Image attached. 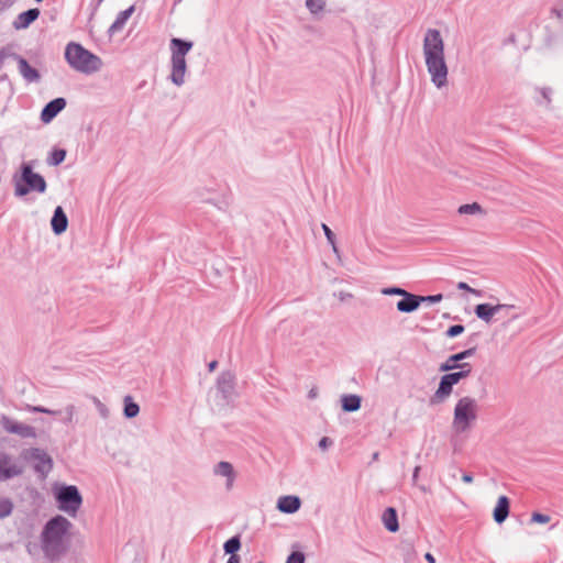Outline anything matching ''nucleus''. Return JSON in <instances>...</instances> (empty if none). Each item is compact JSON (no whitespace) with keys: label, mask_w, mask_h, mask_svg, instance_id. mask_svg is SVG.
<instances>
[{"label":"nucleus","mask_w":563,"mask_h":563,"mask_svg":"<svg viewBox=\"0 0 563 563\" xmlns=\"http://www.w3.org/2000/svg\"><path fill=\"white\" fill-rule=\"evenodd\" d=\"M422 53L431 82L438 89L444 88L448 85L449 68L445 62L444 41L439 30L426 31Z\"/></svg>","instance_id":"1"},{"label":"nucleus","mask_w":563,"mask_h":563,"mask_svg":"<svg viewBox=\"0 0 563 563\" xmlns=\"http://www.w3.org/2000/svg\"><path fill=\"white\" fill-rule=\"evenodd\" d=\"M70 528L71 522L63 516H56L46 522L42 532V550L47 559L58 560L67 552L69 541L66 536Z\"/></svg>","instance_id":"2"},{"label":"nucleus","mask_w":563,"mask_h":563,"mask_svg":"<svg viewBox=\"0 0 563 563\" xmlns=\"http://www.w3.org/2000/svg\"><path fill=\"white\" fill-rule=\"evenodd\" d=\"M194 43L178 37H173L169 43L170 49V74L168 79L176 87H183L186 82L188 71L186 56L192 48Z\"/></svg>","instance_id":"3"},{"label":"nucleus","mask_w":563,"mask_h":563,"mask_svg":"<svg viewBox=\"0 0 563 563\" xmlns=\"http://www.w3.org/2000/svg\"><path fill=\"white\" fill-rule=\"evenodd\" d=\"M479 404L471 397L460 398L453 410L452 430L456 434L467 433L478 419Z\"/></svg>","instance_id":"4"},{"label":"nucleus","mask_w":563,"mask_h":563,"mask_svg":"<svg viewBox=\"0 0 563 563\" xmlns=\"http://www.w3.org/2000/svg\"><path fill=\"white\" fill-rule=\"evenodd\" d=\"M65 58L73 69L87 75L97 73L102 66V62L97 55L74 42L67 44Z\"/></svg>","instance_id":"5"},{"label":"nucleus","mask_w":563,"mask_h":563,"mask_svg":"<svg viewBox=\"0 0 563 563\" xmlns=\"http://www.w3.org/2000/svg\"><path fill=\"white\" fill-rule=\"evenodd\" d=\"M20 169V176L15 175L13 177L14 195L16 197H24L31 191H36L38 194H44L46 191V180L42 175L33 172L30 163L22 164Z\"/></svg>","instance_id":"6"},{"label":"nucleus","mask_w":563,"mask_h":563,"mask_svg":"<svg viewBox=\"0 0 563 563\" xmlns=\"http://www.w3.org/2000/svg\"><path fill=\"white\" fill-rule=\"evenodd\" d=\"M56 500L59 510L75 517L82 504V497L78 488L74 485L60 487L56 493Z\"/></svg>","instance_id":"7"},{"label":"nucleus","mask_w":563,"mask_h":563,"mask_svg":"<svg viewBox=\"0 0 563 563\" xmlns=\"http://www.w3.org/2000/svg\"><path fill=\"white\" fill-rule=\"evenodd\" d=\"M21 457L25 461H35L34 470L43 475H46L53 467L51 456L44 450L38 448L24 450L21 453Z\"/></svg>","instance_id":"8"},{"label":"nucleus","mask_w":563,"mask_h":563,"mask_svg":"<svg viewBox=\"0 0 563 563\" xmlns=\"http://www.w3.org/2000/svg\"><path fill=\"white\" fill-rule=\"evenodd\" d=\"M0 424L8 433L16 434L24 439L36 438V430L34 427L16 421L10 417L2 416L0 419Z\"/></svg>","instance_id":"9"},{"label":"nucleus","mask_w":563,"mask_h":563,"mask_svg":"<svg viewBox=\"0 0 563 563\" xmlns=\"http://www.w3.org/2000/svg\"><path fill=\"white\" fill-rule=\"evenodd\" d=\"M23 471V465L16 459L5 452H0V481L20 476Z\"/></svg>","instance_id":"10"},{"label":"nucleus","mask_w":563,"mask_h":563,"mask_svg":"<svg viewBox=\"0 0 563 563\" xmlns=\"http://www.w3.org/2000/svg\"><path fill=\"white\" fill-rule=\"evenodd\" d=\"M514 305L499 303L496 306H492L488 303H479L475 307V314L478 319L485 321L486 323H490L493 317L503 310L514 309Z\"/></svg>","instance_id":"11"},{"label":"nucleus","mask_w":563,"mask_h":563,"mask_svg":"<svg viewBox=\"0 0 563 563\" xmlns=\"http://www.w3.org/2000/svg\"><path fill=\"white\" fill-rule=\"evenodd\" d=\"M217 390L224 401L232 399L234 394V378L231 373L225 372L218 377Z\"/></svg>","instance_id":"12"},{"label":"nucleus","mask_w":563,"mask_h":563,"mask_svg":"<svg viewBox=\"0 0 563 563\" xmlns=\"http://www.w3.org/2000/svg\"><path fill=\"white\" fill-rule=\"evenodd\" d=\"M213 474L216 476L224 477L227 479L225 488L228 490L232 489L235 477H236V473L231 463L225 462V461L218 462L213 466Z\"/></svg>","instance_id":"13"},{"label":"nucleus","mask_w":563,"mask_h":563,"mask_svg":"<svg viewBox=\"0 0 563 563\" xmlns=\"http://www.w3.org/2000/svg\"><path fill=\"white\" fill-rule=\"evenodd\" d=\"M65 107L66 100L64 98H56L49 101L42 110L41 120L44 123L51 122Z\"/></svg>","instance_id":"14"},{"label":"nucleus","mask_w":563,"mask_h":563,"mask_svg":"<svg viewBox=\"0 0 563 563\" xmlns=\"http://www.w3.org/2000/svg\"><path fill=\"white\" fill-rule=\"evenodd\" d=\"M423 302L422 296L407 292L398 302L397 310L404 313H410L416 311L419 306Z\"/></svg>","instance_id":"15"},{"label":"nucleus","mask_w":563,"mask_h":563,"mask_svg":"<svg viewBox=\"0 0 563 563\" xmlns=\"http://www.w3.org/2000/svg\"><path fill=\"white\" fill-rule=\"evenodd\" d=\"M300 506L301 500L298 496L295 495H286L279 497L276 505L280 512L288 515L297 512L300 509Z\"/></svg>","instance_id":"16"},{"label":"nucleus","mask_w":563,"mask_h":563,"mask_svg":"<svg viewBox=\"0 0 563 563\" xmlns=\"http://www.w3.org/2000/svg\"><path fill=\"white\" fill-rule=\"evenodd\" d=\"M475 353V349L471 347L463 352H460L457 354H453L446 358L444 363L440 365L441 372H449L456 368H460L462 364H460L461 361L471 357Z\"/></svg>","instance_id":"17"},{"label":"nucleus","mask_w":563,"mask_h":563,"mask_svg":"<svg viewBox=\"0 0 563 563\" xmlns=\"http://www.w3.org/2000/svg\"><path fill=\"white\" fill-rule=\"evenodd\" d=\"M453 383L449 380V378L443 375L440 379L439 387L431 397L432 404H441L444 402L453 390Z\"/></svg>","instance_id":"18"},{"label":"nucleus","mask_w":563,"mask_h":563,"mask_svg":"<svg viewBox=\"0 0 563 563\" xmlns=\"http://www.w3.org/2000/svg\"><path fill=\"white\" fill-rule=\"evenodd\" d=\"M14 58L18 62L19 73L27 82H36L40 80V73L33 68L25 58L18 55H15Z\"/></svg>","instance_id":"19"},{"label":"nucleus","mask_w":563,"mask_h":563,"mask_svg":"<svg viewBox=\"0 0 563 563\" xmlns=\"http://www.w3.org/2000/svg\"><path fill=\"white\" fill-rule=\"evenodd\" d=\"M40 15L38 9H29L14 19L12 25L15 30L27 29Z\"/></svg>","instance_id":"20"},{"label":"nucleus","mask_w":563,"mask_h":563,"mask_svg":"<svg viewBox=\"0 0 563 563\" xmlns=\"http://www.w3.org/2000/svg\"><path fill=\"white\" fill-rule=\"evenodd\" d=\"M52 230L56 235L64 233L68 227V219L60 206L54 210L53 218L51 220Z\"/></svg>","instance_id":"21"},{"label":"nucleus","mask_w":563,"mask_h":563,"mask_svg":"<svg viewBox=\"0 0 563 563\" xmlns=\"http://www.w3.org/2000/svg\"><path fill=\"white\" fill-rule=\"evenodd\" d=\"M134 10H135V7L131 5L128 9L121 11L117 15L114 22L109 27V31H108L109 34L113 35V34L120 32L124 27V25H125L126 21L130 19V16L133 14Z\"/></svg>","instance_id":"22"},{"label":"nucleus","mask_w":563,"mask_h":563,"mask_svg":"<svg viewBox=\"0 0 563 563\" xmlns=\"http://www.w3.org/2000/svg\"><path fill=\"white\" fill-rule=\"evenodd\" d=\"M509 515V499L506 496H500L494 509V520L497 523H503Z\"/></svg>","instance_id":"23"},{"label":"nucleus","mask_w":563,"mask_h":563,"mask_svg":"<svg viewBox=\"0 0 563 563\" xmlns=\"http://www.w3.org/2000/svg\"><path fill=\"white\" fill-rule=\"evenodd\" d=\"M382 520L384 523V527L390 531L396 532L399 530V523H398V516L393 507H388L385 509L382 516Z\"/></svg>","instance_id":"24"},{"label":"nucleus","mask_w":563,"mask_h":563,"mask_svg":"<svg viewBox=\"0 0 563 563\" xmlns=\"http://www.w3.org/2000/svg\"><path fill=\"white\" fill-rule=\"evenodd\" d=\"M361 397L357 395H344L341 398L342 409L346 412L357 411L361 407Z\"/></svg>","instance_id":"25"},{"label":"nucleus","mask_w":563,"mask_h":563,"mask_svg":"<svg viewBox=\"0 0 563 563\" xmlns=\"http://www.w3.org/2000/svg\"><path fill=\"white\" fill-rule=\"evenodd\" d=\"M123 415L128 419L135 418L140 413V406L134 402L132 396L128 395L123 398Z\"/></svg>","instance_id":"26"},{"label":"nucleus","mask_w":563,"mask_h":563,"mask_svg":"<svg viewBox=\"0 0 563 563\" xmlns=\"http://www.w3.org/2000/svg\"><path fill=\"white\" fill-rule=\"evenodd\" d=\"M399 550L401 552L405 563H412L417 559V552L411 541H402L399 545Z\"/></svg>","instance_id":"27"},{"label":"nucleus","mask_w":563,"mask_h":563,"mask_svg":"<svg viewBox=\"0 0 563 563\" xmlns=\"http://www.w3.org/2000/svg\"><path fill=\"white\" fill-rule=\"evenodd\" d=\"M459 369V372L445 374V376L449 378L450 382L453 383V385H456L463 378H466L471 374L472 367L468 363H463Z\"/></svg>","instance_id":"28"},{"label":"nucleus","mask_w":563,"mask_h":563,"mask_svg":"<svg viewBox=\"0 0 563 563\" xmlns=\"http://www.w3.org/2000/svg\"><path fill=\"white\" fill-rule=\"evenodd\" d=\"M76 413V406L73 404H68L64 409L60 410L58 417L63 424L69 426L74 423Z\"/></svg>","instance_id":"29"},{"label":"nucleus","mask_w":563,"mask_h":563,"mask_svg":"<svg viewBox=\"0 0 563 563\" xmlns=\"http://www.w3.org/2000/svg\"><path fill=\"white\" fill-rule=\"evenodd\" d=\"M305 4L310 14L319 16L325 9L327 0H305Z\"/></svg>","instance_id":"30"},{"label":"nucleus","mask_w":563,"mask_h":563,"mask_svg":"<svg viewBox=\"0 0 563 563\" xmlns=\"http://www.w3.org/2000/svg\"><path fill=\"white\" fill-rule=\"evenodd\" d=\"M457 212L460 214H482L483 208L477 202L466 203V205L460 206Z\"/></svg>","instance_id":"31"},{"label":"nucleus","mask_w":563,"mask_h":563,"mask_svg":"<svg viewBox=\"0 0 563 563\" xmlns=\"http://www.w3.org/2000/svg\"><path fill=\"white\" fill-rule=\"evenodd\" d=\"M321 228H322V230L324 232V235H325L329 244L332 247L333 253L336 254V256H339L340 253H339V249H338L336 243H335V235H334V233L332 232V230L325 223H322Z\"/></svg>","instance_id":"32"},{"label":"nucleus","mask_w":563,"mask_h":563,"mask_svg":"<svg viewBox=\"0 0 563 563\" xmlns=\"http://www.w3.org/2000/svg\"><path fill=\"white\" fill-rule=\"evenodd\" d=\"M225 553L235 554L241 548V541L239 537L230 538L223 545Z\"/></svg>","instance_id":"33"},{"label":"nucleus","mask_w":563,"mask_h":563,"mask_svg":"<svg viewBox=\"0 0 563 563\" xmlns=\"http://www.w3.org/2000/svg\"><path fill=\"white\" fill-rule=\"evenodd\" d=\"M65 157H66L65 150H55L51 153V156H49L47 163L52 166H57L64 162Z\"/></svg>","instance_id":"34"},{"label":"nucleus","mask_w":563,"mask_h":563,"mask_svg":"<svg viewBox=\"0 0 563 563\" xmlns=\"http://www.w3.org/2000/svg\"><path fill=\"white\" fill-rule=\"evenodd\" d=\"M92 404L102 419H108L110 416L109 408L97 397L92 398Z\"/></svg>","instance_id":"35"},{"label":"nucleus","mask_w":563,"mask_h":563,"mask_svg":"<svg viewBox=\"0 0 563 563\" xmlns=\"http://www.w3.org/2000/svg\"><path fill=\"white\" fill-rule=\"evenodd\" d=\"M27 411L30 412H40V413H46V415H51V416H58L60 413V410H53V409H49V408H46V407H43V406H31L29 405L26 407Z\"/></svg>","instance_id":"36"},{"label":"nucleus","mask_w":563,"mask_h":563,"mask_svg":"<svg viewBox=\"0 0 563 563\" xmlns=\"http://www.w3.org/2000/svg\"><path fill=\"white\" fill-rule=\"evenodd\" d=\"M408 291L400 287H385L380 289V294L384 296H400L404 297Z\"/></svg>","instance_id":"37"},{"label":"nucleus","mask_w":563,"mask_h":563,"mask_svg":"<svg viewBox=\"0 0 563 563\" xmlns=\"http://www.w3.org/2000/svg\"><path fill=\"white\" fill-rule=\"evenodd\" d=\"M13 505L9 499H0V518H5L11 515Z\"/></svg>","instance_id":"38"},{"label":"nucleus","mask_w":563,"mask_h":563,"mask_svg":"<svg viewBox=\"0 0 563 563\" xmlns=\"http://www.w3.org/2000/svg\"><path fill=\"white\" fill-rule=\"evenodd\" d=\"M463 331H464V327L462 324H454V325H451L446 330V336L448 338H454V336H457L461 333H463Z\"/></svg>","instance_id":"39"},{"label":"nucleus","mask_w":563,"mask_h":563,"mask_svg":"<svg viewBox=\"0 0 563 563\" xmlns=\"http://www.w3.org/2000/svg\"><path fill=\"white\" fill-rule=\"evenodd\" d=\"M550 521V517L548 515H543L540 512H533L531 516V522L534 523H548Z\"/></svg>","instance_id":"40"},{"label":"nucleus","mask_w":563,"mask_h":563,"mask_svg":"<svg viewBox=\"0 0 563 563\" xmlns=\"http://www.w3.org/2000/svg\"><path fill=\"white\" fill-rule=\"evenodd\" d=\"M286 563H305V555L301 552H292Z\"/></svg>","instance_id":"41"},{"label":"nucleus","mask_w":563,"mask_h":563,"mask_svg":"<svg viewBox=\"0 0 563 563\" xmlns=\"http://www.w3.org/2000/svg\"><path fill=\"white\" fill-rule=\"evenodd\" d=\"M334 297L338 298L339 301L345 302V301L350 300L353 296L351 292L340 290L338 292H334Z\"/></svg>","instance_id":"42"},{"label":"nucleus","mask_w":563,"mask_h":563,"mask_svg":"<svg viewBox=\"0 0 563 563\" xmlns=\"http://www.w3.org/2000/svg\"><path fill=\"white\" fill-rule=\"evenodd\" d=\"M333 444V441L328 438V437H323L320 439L319 443H318V446L322 450V451H325L328 448H330L331 445Z\"/></svg>","instance_id":"43"},{"label":"nucleus","mask_w":563,"mask_h":563,"mask_svg":"<svg viewBox=\"0 0 563 563\" xmlns=\"http://www.w3.org/2000/svg\"><path fill=\"white\" fill-rule=\"evenodd\" d=\"M423 302L437 303L442 300V295L422 296Z\"/></svg>","instance_id":"44"},{"label":"nucleus","mask_w":563,"mask_h":563,"mask_svg":"<svg viewBox=\"0 0 563 563\" xmlns=\"http://www.w3.org/2000/svg\"><path fill=\"white\" fill-rule=\"evenodd\" d=\"M541 95L544 99V102L545 103H550L551 99H550V95H551V89L550 88H542L541 90Z\"/></svg>","instance_id":"45"},{"label":"nucleus","mask_w":563,"mask_h":563,"mask_svg":"<svg viewBox=\"0 0 563 563\" xmlns=\"http://www.w3.org/2000/svg\"><path fill=\"white\" fill-rule=\"evenodd\" d=\"M14 0H0V13L13 4Z\"/></svg>","instance_id":"46"},{"label":"nucleus","mask_w":563,"mask_h":563,"mask_svg":"<svg viewBox=\"0 0 563 563\" xmlns=\"http://www.w3.org/2000/svg\"><path fill=\"white\" fill-rule=\"evenodd\" d=\"M457 288H459L460 290H466V291H470V292L477 294V291H476L475 289L471 288V287H470L466 283H464V282H460V283L457 284Z\"/></svg>","instance_id":"47"},{"label":"nucleus","mask_w":563,"mask_h":563,"mask_svg":"<svg viewBox=\"0 0 563 563\" xmlns=\"http://www.w3.org/2000/svg\"><path fill=\"white\" fill-rule=\"evenodd\" d=\"M319 395V391H318V388L317 387H312L309 391H308V398L309 399H316Z\"/></svg>","instance_id":"48"},{"label":"nucleus","mask_w":563,"mask_h":563,"mask_svg":"<svg viewBox=\"0 0 563 563\" xmlns=\"http://www.w3.org/2000/svg\"><path fill=\"white\" fill-rule=\"evenodd\" d=\"M419 472H420V466H416L413 470V474H412V483L413 484H416L418 481Z\"/></svg>","instance_id":"49"},{"label":"nucleus","mask_w":563,"mask_h":563,"mask_svg":"<svg viewBox=\"0 0 563 563\" xmlns=\"http://www.w3.org/2000/svg\"><path fill=\"white\" fill-rule=\"evenodd\" d=\"M462 481L466 484H471L473 482V476L471 474H464L462 476Z\"/></svg>","instance_id":"50"},{"label":"nucleus","mask_w":563,"mask_h":563,"mask_svg":"<svg viewBox=\"0 0 563 563\" xmlns=\"http://www.w3.org/2000/svg\"><path fill=\"white\" fill-rule=\"evenodd\" d=\"M227 563H240V558L236 554H231Z\"/></svg>","instance_id":"51"},{"label":"nucleus","mask_w":563,"mask_h":563,"mask_svg":"<svg viewBox=\"0 0 563 563\" xmlns=\"http://www.w3.org/2000/svg\"><path fill=\"white\" fill-rule=\"evenodd\" d=\"M424 559L429 562V563H435V559L434 556L431 554V553H426L424 555Z\"/></svg>","instance_id":"52"},{"label":"nucleus","mask_w":563,"mask_h":563,"mask_svg":"<svg viewBox=\"0 0 563 563\" xmlns=\"http://www.w3.org/2000/svg\"><path fill=\"white\" fill-rule=\"evenodd\" d=\"M217 365H218V362H217V361H212V362H210V363H209V365H208L209 371H210V372L214 371V369H216V367H217Z\"/></svg>","instance_id":"53"},{"label":"nucleus","mask_w":563,"mask_h":563,"mask_svg":"<svg viewBox=\"0 0 563 563\" xmlns=\"http://www.w3.org/2000/svg\"><path fill=\"white\" fill-rule=\"evenodd\" d=\"M377 459H378V453L376 452L373 454V460H377Z\"/></svg>","instance_id":"54"},{"label":"nucleus","mask_w":563,"mask_h":563,"mask_svg":"<svg viewBox=\"0 0 563 563\" xmlns=\"http://www.w3.org/2000/svg\"><path fill=\"white\" fill-rule=\"evenodd\" d=\"M36 2H41L42 0H35Z\"/></svg>","instance_id":"55"},{"label":"nucleus","mask_w":563,"mask_h":563,"mask_svg":"<svg viewBox=\"0 0 563 563\" xmlns=\"http://www.w3.org/2000/svg\"><path fill=\"white\" fill-rule=\"evenodd\" d=\"M258 563H263V562H258Z\"/></svg>","instance_id":"56"}]
</instances>
